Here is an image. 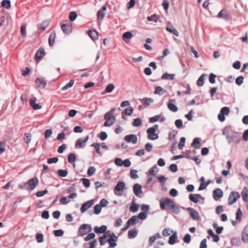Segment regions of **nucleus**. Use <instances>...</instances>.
<instances>
[{
  "mask_svg": "<svg viewBox=\"0 0 248 248\" xmlns=\"http://www.w3.org/2000/svg\"><path fill=\"white\" fill-rule=\"evenodd\" d=\"M159 204L162 210H164L167 206L169 210L175 214H178L180 212L179 207L174 202L168 198H162L159 201Z\"/></svg>",
  "mask_w": 248,
  "mask_h": 248,
  "instance_id": "f257e3e1",
  "label": "nucleus"
},
{
  "mask_svg": "<svg viewBox=\"0 0 248 248\" xmlns=\"http://www.w3.org/2000/svg\"><path fill=\"white\" fill-rule=\"evenodd\" d=\"M115 110L116 109L115 108H113L105 114L104 119L106 120V122L104 124V126H110L115 122L116 118L113 115Z\"/></svg>",
  "mask_w": 248,
  "mask_h": 248,
  "instance_id": "f03ea898",
  "label": "nucleus"
},
{
  "mask_svg": "<svg viewBox=\"0 0 248 248\" xmlns=\"http://www.w3.org/2000/svg\"><path fill=\"white\" fill-rule=\"evenodd\" d=\"M158 128V125L155 124L153 127L149 128L147 130L148 134V138L151 140H155L158 139V136L155 133L156 129Z\"/></svg>",
  "mask_w": 248,
  "mask_h": 248,
  "instance_id": "7ed1b4c3",
  "label": "nucleus"
},
{
  "mask_svg": "<svg viewBox=\"0 0 248 248\" xmlns=\"http://www.w3.org/2000/svg\"><path fill=\"white\" fill-rule=\"evenodd\" d=\"M240 197V194L237 192L232 191L231 192L228 198V204L232 205L235 203Z\"/></svg>",
  "mask_w": 248,
  "mask_h": 248,
  "instance_id": "20e7f679",
  "label": "nucleus"
},
{
  "mask_svg": "<svg viewBox=\"0 0 248 248\" xmlns=\"http://www.w3.org/2000/svg\"><path fill=\"white\" fill-rule=\"evenodd\" d=\"M38 179L36 177H34L28 181L27 183H24L25 185H27V189L29 190H32L38 184Z\"/></svg>",
  "mask_w": 248,
  "mask_h": 248,
  "instance_id": "39448f33",
  "label": "nucleus"
},
{
  "mask_svg": "<svg viewBox=\"0 0 248 248\" xmlns=\"http://www.w3.org/2000/svg\"><path fill=\"white\" fill-rule=\"evenodd\" d=\"M107 232L108 238L109 237L107 241L109 244L110 247H115L117 245L116 242L117 241L118 239L117 237L114 233L110 234L109 231H108Z\"/></svg>",
  "mask_w": 248,
  "mask_h": 248,
  "instance_id": "423d86ee",
  "label": "nucleus"
},
{
  "mask_svg": "<svg viewBox=\"0 0 248 248\" xmlns=\"http://www.w3.org/2000/svg\"><path fill=\"white\" fill-rule=\"evenodd\" d=\"M91 231V226L88 224H85L82 225L80 227L79 229V233L80 235L83 236L90 232Z\"/></svg>",
  "mask_w": 248,
  "mask_h": 248,
  "instance_id": "0eeeda50",
  "label": "nucleus"
},
{
  "mask_svg": "<svg viewBox=\"0 0 248 248\" xmlns=\"http://www.w3.org/2000/svg\"><path fill=\"white\" fill-rule=\"evenodd\" d=\"M61 28L65 34H69L71 32L72 27L71 23L68 21H66L65 23L61 24Z\"/></svg>",
  "mask_w": 248,
  "mask_h": 248,
  "instance_id": "6e6552de",
  "label": "nucleus"
},
{
  "mask_svg": "<svg viewBox=\"0 0 248 248\" xmlns=\"http://www.w3.org/2000/svg\"><path fill=\"white\" fill-rule=\"evenodd\" d=\"M45 56V50L42 48H40L35 56V60L36 62H38L40 61Z\"/></svg>",
  "mask_w": 248,
  "mask_h": 248,
  "instance_id": "1a4fd4ad",
  "label": "nucleus"
},
{
  "mask_svg": "<svg viewBox=\"0 0 248 248\" xmlns=\"http://www.w3.org/2000/svg\"><path fill=\"white\" fill-rule=\"evenodd\" d=\"M94 203L93 200H92L84 202L80 208L81 213L85 212L87 210L90 208Z\"/></svg>",
  "mask_w": 248,
  "mask_h": 248,
  "instance_id": "9d476101",
  "label": "nucleus"
},
{
  "mask_svg": "<svg viewBox=\"0 0 248 248\" xmlns=\"http://www.w3.org/2000/svg\"><path fill=\"white\" fill-rule=\"evenodd\" d=\"M89 139V136H87L84 139H78L76 144V147L81 148L84 147Z\"/></svg>",
  "mask_w": 248,
  "mask_h": 248,
  "instance_id": "9b49d317",
  "label": "nucleus"
},
{
  "mask_svg": "<svg viewBox=\"0 0 248 248\" xmlns=\"http://www.w3.org/2000/svg\"><path fill=\"white\" fill-rule=\"evenodd\" d=\"M124 140L127 142H131L133 144H136L137 142V137L135 135L130 134L125 136Z\"/></svg>",
  "mask_w": 248,
  "mask_h": 248,
  "instance_id": "f8f14e48",
  "label": "nucleus"
},
{
  "mask_svg": "<svg viewBox=\"0 0 248 248\" xmlns=\"http://www.w3.org/2000/svg\"><path fill=\"white\" fill-rule=\"evenodd\" d=\"M187 210L193 219L198 220L199 219V214L196 210L191 208H188Z\"/></svg>",
  "mask_w": 248,
  "mask_h": 248,
  "instance_id": "ddd939ff",
  "label": "nucleus"
},
{
  "mask_svg": "<svg viewBox=\"0 0 248 248\" xmlns=\"http://www.w3.org/2000/svg\"><path fill=\"white\" fill-rule=\"evenodd\" d=\"M223 193L222 190L220 188H217L213 191V197L216 201L223 197Z\"/></svg>",
  "mask_w": 248,
  "mask_h": 248,
  "instance_id": "4468645a",
  "label": "nucleus"
},
{
  "mask_svg": "<svg viewBox=\"0 0 248 248\" xmlns=\"http://www.w3.org/2000/svg\"><path fill=\"white\" fill-rule=\"evenodd\" d=\"M189 199L190 201L193 202L194 203H198L199 201V199H202L203 198L200 194H191L189 196Z\"/></svg>",
  "mask_w": 248,
  "mask_h": 248,
  "instance_id": "2eb2a0df",
  "label": "nucleus"
},
{
  "mask_svg": "<svg viewBox=\"0 0 248 248\" xmlns=\"http://www.w3.org/2000/svg\"><path fill=\"white\" fill-rule=\"evenodd\" d=\"M106 10H107V6L106 5H104L102 7L101 9H100L98 11L97 16V18L99 20H101L104 18V16L105 15V12H106Z\"/></svg>",
  "mask_w": 248,
  "mask_h": 248,
  "instance_id": "dca6fc26",
  "label": "nucleus"
},
{
  "mask_svg": "<svg viewBox=\"0 0 248 248\" xmlns=\"http://www.w3.org/2000/svg\"><path fill=\"white\" fill-rule=\"evenodd\" d=\"M35 83L37 87L39 89H43L45 88L46 83L45 80L41 78H37L35 80Z\"/></svg>",
  "mask_w": 248,
  "mask_h": 248,
  "instance_id": "f3484780",
  "label": "nucleus"
},
{
  "mask_svg": "<svg viewBox=\"0 0 248 248\" xmlns=\"http://www.w3.org/2000/svg\"><path fill=\"white\" fill-rule=\"evenodd\" d=\"M166 30L170 32L175 35L176 36H179V34L178 32L171 24H168L167 26Z\"/></svg>",
  "mask_w": 248,
  "mask_h": 248,
  "instance_id": "a211bd4d",
  "label": "nucleus"
},
{
  "mask_svg": "<svg viewBox=\"0 0 248 248\" xmlns=\"http://www.w3.org/2000/svg\"><path fill=\"white\" fill-rule=\"evenodd\" d=\"M142 186L140 185L136 184L133 186V191L134 194L138 196L140 194L142 193Z\"/></svg>",
  "mask_w": 248,
  "mask_h": 248,
  "instance_id": "6ab92c4d",
  "label": "nucleus"
},
{
  "mask_svg": "<svg viewBox=\"0 0 248 248\" xmlns=\"http://www.w3.org/2000/svg\"><path fill=\"white\" fill-rule=\"evenodd\" d=\"M125 186V184L123 182H119L117 183L114 188V192L116 194H117L116 191H120L123 190Z\"/></svg>",
  "mask_w": 248,
  "mask_h": 248,
  "instance_id": "aec40b11",
  "label": "nucleus"
},
{
  "mask_svg": "<svg viewBox=\"0 0 248 248\" xmlns=\"http://www.w3.org/2000/svg\"><path fill=\"white\" fill-rule=\"evenodd\" d=\"M107 229V227L106 226L102 225L100 227L97 226L95 227L94 228V231L96 233H102L106 232Z\"/></svg>",
  "mask_w": 248,
  "mask_h": 248,
  "instance_id": "412c9836",
  "label": "nucleus"
},
{
  "mask_svg": "<svg viewBox=\"0 0 248 248\" xmlns=\"http://www.w3.org/2000/svg\"><path fill=\"white\" fill-rule=\"evenodd\" d=\"M219 18H222L225 19H227L229 17L228 12L226 10H222L218 14Z\"/></svg>",
  "mask_w": 248,
  "mask_h": 248,
  "instance_id": "4be33fe9",
  "label": "nucleus"
},
{
  "mask_svg": "<svg viewBox=\"0 0 248 248\" xmlns=\"http://www.w3.org/2000/svg\"><path fill=\"white\" fill-rule=\"evenodd\" d=\"M133 37V34L130 31H127L124 33L122 36L123 39L125 43H127V39H131Z\"/></svg>",
  "mask_w": 248,
  "mask_h": 248,
  "instance_id": "5701e85b",
  "label": "nucleus"
},
{
  "mask_svg": "<svg viewBox=\"0 0 248 248\" xmlns=\"http://www.w3.org/2000/svg\"><path fill=\"white\" fill-rule=\"evenodd\" d=\"M88 34L93 40H95L98 38V32L95 30L89 31Z\"/></svg>",
  "mask_w": 248,
  "mask_h": 248,
  "instance_id": "b1692460",
  "label": "nucleus"
},
{
  "mask_svg": "<svg viewBox=\"0 0 248 248\" xmlns=\"http://www.w3.org/2000/svg\"><path fill=\"white\" fill-rule=\"evenodd\" d=\"M201 145L200 139L196 138L193 139V142L191 143V146L193 148L197 149L199 148Z\"/></svg>",
  "mask_w": 248,
  "mask_h": 248,
  "instance_id": "393cba45",
  "label": "nucleus"
},
{
  "mask_svg": "<svg viewBox=\"0 0 248 248\" xmlns=\"http://www.w3.org/2000/svg\"><path fill=\"white\" fill-rule=\"evenodd\" d=\"M36 99H31L30 100V104L31 106L32 107V108L34 110H37L39 109H40L41 108V106L38 104L35 103Z\"/></svg>",
  "mask_w": 248,
  "mask_h": 248,
  "instance_id": "a878e982",
  "label": "nucleus"
},
{
  "mask_svg": "<svg viewBox=\"0 0 248 248\" xmlns=\"http://www.w3.org/2000/svg\"><path fill=\"white\" fill-rule=\"evenodd\" d=\"M243 200L245 202H247L248 200V190L246 187H244L241 193Z\"/></svg>",
  "mask_w": 248,
  "mask_h": 248,
  "instance_id": "bb28decb",
  "label": "nucleus"
},
{
  "mask_svg": "<svg viewBox=\"0 0 248 248\" xmlns=\"http://www.w3.org/2000/svg\"><path fill=\"white\" fill-rule=\"evenodd\" d=\"M55 37H56L55 32L54 31L51 32V33L50 34L49 37V40H48L49 45L50 46H52V45H53Z\"/></svg>",
  "mask_w": 248,
  "mask_h": 248,
  "instance_id": "cd10ccee",
  "label": "nucleus"
},
{
  "mask_svg": "<svg viewBox=\"0 0 248 248\" xmlns=\"http://www.w3.org/2000/svg\"><path fill=\"white\" fill-rule=\"evenodd\" d=\"M139 221V219L137 216H132L127 222L130 225L136 224Z\"/></svg>",
  "mask_w": 248,
  "mask_h": 248,
  "instance_id": "c85d7f7f",
  "label": "nucleus"
},
{
  "mask_svg": "<svg viewBox=\"0 0 248 248\" xmlns=\"http://www.w3.org/2000/svg\"><path fill=\"white\" fill-rule=\"evenodd\" d=\"M138 234L137 231L136 229L129 230L128 232V236L129 238L132 239L135 238Z\"/></svg>",
  "mask_w": 248,
  "mask_h": 248,
  "instance_id": "c756f323",
  "label": "nucleus"
},
{
  "mask_svg": "<svg viewBox=\"0 0 248 248\" xmlns=\"http://www.w3.org/2000/svg\"><path fill=\"white\" fill-rule=\"evenodd\" d=\"M174 74H170L167 73H165L162 76L161 79L173 80L174 79Z\"/></svg>",
  "mask_w": 248,
  "mask_h": 248,
  "instance_id": "7c9ffc66",
  "label": "nucleus"
},
{
  "mask_svg": "<svg viewBox=\"0 0 248 248\" xmlns=\"http://www.w3.org/2000/svg\"><path fill=\"white\" fill-rule=\"evenodd\" d=\"M177 237L176 232H175L170 237L169 243L170 245H173L175 243Z\"/></svg>",
  "mask_w": 248,
  "mask_h": 248,
  "instance_id": "2f4dec72",
  "label": "nucleus"
},
{
  "mask_svg": "<svg viewBox=\"0 0 248 248\" xmlns=\"http://www.w3.org/2000/svg\"><path fill=\"white\" fill-rule=\"evenodd\" d=\"M158 171V168L156 166L153 167L149 171V174L150 175L155 176Z\"/></svg>",
  "mask_w": 248,
  "mask_h": 248,
  "instance_id": "473e14b6",
  "label": "nucleus"
},
{
  "mask_svg": "<svg viewBox=\"0 0 248 248\" xmlns=\"http://www.w3.org/2000/svg\"><path fill=\"white\" fill-rule=\"evenodd\" d=\"M76 160V156L74 154L71 153L69 155L68 157V161L70 163H72Z\"/></svg>",
  "mask_w": 248,
  "mask_h": 248,
  "instance_id": "72a5a7b5",
  "label": "nucleus"
},
{
  "mask_svg": "<svg viewBox=\"0 0 248 248\" xmlns=\"http://www.w3.org/2000/svg\"><path fill=\"white\" fill-rule=\"evenodd\" d=\"M142 124L141 120L140 118H136L134 120L132 125L135 127L140 126Z\"/></svg>",
  "mask_w": 248,
  "mask_h": 248,
  "instance_id": "f704fd0d",
  "label": "nucleus"
},
{
  "mask_svg": "<svg viewBox=\"0 0 248 248\" xmlns=\"http://www.w3.org/2000/svg\"><path fill=\"white\" fill-rule=\"evenodd\" d=\"M1 6L6 9L11 7V3L9 0H3L1 2Z\"/></svg>",
  "mask_w": 248,
  "mask_h": 248,
  "instance_id": "c9c22d12",
  "label": "nucleus"
},
{
  "mask_svg": "<svg viewBox=\"0 0 248 248\" xmlns=\"http://www.w3.org/2000/svg\"><path fill=\"white\" fill-rule=\"evenodd\" d=\"M168 108L170 110L173 112H176L178 110L176 106L170 102L168 104Z\"/></svg>",
  "mask_w": 248,
  "mask_h": 248,
  "instance_id": "e433bc0d",
  "label": "nucleus"
},
{
  "mask_svg": "<svg viewBox=\"0 0 248 248\" xmlns=\"http://www.w3.org/2000/svg\"><path fill=\"white\" fill-rule=\"evenodd\" d=\"M74 82L75 80L74 79H71L68 83H67L64 87H62V90H66L69 88L72 87L74 85Z\"/></svg>",
  "mask_w": 248,
  "mask_h": 248,
  "instance_id": "4c0bfd02",
  "label": "nucleus"
},
{
  "mask_svg": "<svg viewBox=\"0 0 248 248\" xmlns=\"http://www.w3.org/2000/svg\"><path fill=\"white\" fill-rule=\"evenodd\" d=\"M204 75H201L197 81V85L198 86H202L204 84Z\"/></svg>",
  "mask_w": 248,
  "mask_h": 248,
  "instance_id": "58836bf2",
  "label": "nucleus"
},
{
  "mask_svg": "<svg viewBox=\"0 0 248 248\" xmlns=\"http://www.w3.org/2000/svg\"><path fill=\"white\" fill-rule=\"evenodd\" d=\"M186 139L184 137H182L180 139V141L178 144V148L179 149L181 150L185 146Z\"/></svg>",
  "mask_w": 248,
  "mask_h": 248,
  "instance_id": "ea45409f",
  "label": "nucleus"
},
{
  "mask_svg": "<svg viewBox=\"0 0 248 248\" xmlns=\"http://www.w3.org/2000/svg\"><path fill=\"white\" fill-rule=\"evenodd\" d=\"M108 238V232H106L104 234L103 236L99 238V242L101 245H103L105 243V239Z\"/></svg>",
  "mask_w": 248,
  "mask_h": 248,
  "instance_id": "a19ab883",
  "label": "nucleus"
},
{
  "mask_svg": "<svg viewBox=\"0 0 248 248\" xmlns=\"http://www.w3.org/2000/svg\"><path fill=\"white\" fill-rule=\"evenodd\" d=\"M58 174L60 176L64 177L67 175L68 171L66 170H59L58 171Z\"/></svg>",
  "mask_w": 248,
  "mask_h": 248,
  "instance_id": "79ce46f5",
  "label": "nucleus"
},
{
  "mask_svg": "<svg viewBox=\"0 0 248 248\" xmlns=\"http://www.w3.org/2000/svg\"><path fill=\"white\" fill-rule=\"evenodd\" d=\"M20 33L22 37H26L27 36L26 26L25 25H22L21 26L20 29Z\"/></svg>",
  "mask_w": 248,
  "mask_h": 248,
  "instance_id": "37998d69",
  "label": "nucleus"
},
{
  "mask_svg": "<svg viewBox=\"0 0 248 248\" xmlns=\"http://www.w3.org/2000/svg\"><path fill=\"white\" fill-rule=\"evenodd\" d=\"M114 89V85L113 84H109L106 87L105 91L106 93H110L112 92Z\"/></svg>",
  "mask_w": 248,
  "mask_h": 248,
  "instance_id": "c03bdc74",
  "label": "nucleus"
},
{
  "mask_svg": "<svg viewBox=\"0 0 248 248\" xmlns=\"http://www.w3.org/2000/svg\"><path fill=\"white\" fill-rule=\"evenodd\" d=\"M102 206L100 204H96L94 207V212L95 214H98L100 213Z\"/></svg>",
  "mask_w": 248,
  "mask_h": 248,
  "instance_id": "a18cd8bd",
  "label": "nucleus"
},
{
  "mask_svg": "<svg viewBox=\"0 0 248 248\" xmlns=\"http://www.w3.org/2000/svg\"><path fill=\"white\" fill-rule=\"evenodd\" d=\"M139 205L136 203H133L130 206V210L133 212H135L138 211L139 208Z\"/></svg>",
  "mask_w": 248,
  "mask_h": 248,
  "instance_id": "49530a36",
  "label": "nucleus"
},
{
  "mask_svg": "<svg viewBox=\"0 0 248 248\" xmlns=\"http://www.w3.org/2000/svg\"><path fill=\"white\" fill-rule=\"evenodd\" d=\"M137 170H130V177L133 179H137L138 178L137 174Z\"/></svg>",
  "mask_w": 248,
  "mask_h": 248,
  "instance_id": "de8ad7c7",
  "label": "nucleus"
},
{
  "mask_svg": "<svg viewBox=\"0 0 248 248\" xmlns=\"http://www.w3.org/2000/svg\"><path fill=\"white\" fill-rule=\"evenodd\" d=\"M92 146L93 147L95 148L96 152L97 154H98L99 155H101V152L100 151V145L99 143H94L92 144Z\"/></svg>",
  "mask_w": 248,
  "mask_h": 248,
  "instance_id": "09e8293b",
  "label": "nucleus"
},
{
  "mask_svg": "<svg viewBox=\"0 0 248 248\" xmlns=\"http://www.w3.org/2000/svg\"><path fill=\"white\" fill-rule=\"evenodd\" d=\"M82 181L83 185L86 187H89L90 186V182L88 179L87 178H82L81 180Z\"/></svg>",
  "mask_w": 248,
  "mask_h": 248,
  "instance_id": "8fccbe9b",
  "label": "nucleus"
},
{
  "mask_svg": "<svg viewBox=\"0 0 248 248\" xmlns=\"http://www.w3.org/2000/svg\"><path fill=\"white\" fill-rule=\"evenodd\" d=\"M133 112V109L131 107L126 108L123 113L126 115H130Z\"/></svg>",
  "mask_w": 248,
  "mask_h": 248,
  "instance_id": "3c124183",
  "label": "nucleus"
},
{
  "mask_svg": "<svg viewBox=\"0 0 248 248\" xmlns=\"http://www.w3.org/2000/svg\"><path fill=\"white\" fill-rule=\"evenodd\" d=\"M77 14L76 12H72L70 13L69 18V19L71 21H74L76 19V18H77Z\"/></svg>",
  "mask_w": 248,
  "mask_h": 248,
  "instance_id": "603ef678",
  "label": "nucleus"
},
{
  "mask_svg": "<svg viewBox=\"0 0 248 248\" xmlns=\"http://www.w3.org/2000/svg\"><path fill=\"white\" fill-rule=\"evenodd\" d=\"M244 78L242 76H239L236 78L235 83L238 85H240L243 83Z\"/></svg>",
  "mask_w": 248,
  "mask_h": 248,
  "instance_id": "864d4df0",
  "label": "nucleus"
},
{
  "mask_svg": "<svg viewBox=\"0 0 248 248\" xmlns=\"http://www.w3.org/2000/svg\"><path fill=\"white\" fill-rule=\"evenodd\" d=\"M230 112V109L229 108L225 107L221 109L220 113L224 115H228Z\"/></svg>",
  "mask_w": 248,
  "mask_h": 248,
  "instance_id": "5fc2aeb1",
  "label": "nucleus"
},
{
  "mask_svg": "<svg viewBox=\"0 0 248 248\" xmlns=\"http://www.w3.org/2000/svg\"><path fill=\"white\" fill-rule=\"evenodd\" d=\"M242 216V212L240 208H239L236 213V219L240 221L241 217Z\"/></svg>",
  "mask_w": 248,
  "mask_h": 248,
  "instance_id": "6e6d98bb",
  "label": "nucleus"
},
{
  "mask_svg": "<svg viewBox=\"0 0 248 248\" xmlns=\"http://www.w3.org/2000/svg\"><path fill=\"white\" fill-rule=\"evenodd\" d=\"M147 19L149 21H153L155 22H156L158 19V16L155 14L153 15H152L150 16H148Z\"/></svg>",
  "mask_w": 248,
  "mask_h": 248,
  "instance_id": "4d7b16f0",
  "label": "nucleus"
},
{
  "mask_svg": "<svg viewBox=\"0 0 248 248\" xmlns=\"http://www.w3.org/2000/svg\"><path fill=\"white\" fill-rule=\"evenodd\" d=\"M95 171V169L93 167H90L88 170L87 174L88 176H91L94 173Z\"/></svg>",
  "mask_w": 248,
  "mask_h": 248,
  "instance_id": "13d9d810",
  "label": "nucleus"
},
{
  "mask_svg": "<svg viewBox=\"0 0 248 248\" xmlns=\"http://www.w3.org/2000/svg\"><path fill=\"white\" fill-rule=\"evenodd\" d=\"M163 89L160 86H157L155 88L154 93L159 95L162 94Z\"/></svg>",
  "mask_w": 248,
  "mask_h": 248,
  "instance_id": "bf43d9fd",
  "label": "nucleus"
},
{
  "mask_svg": "<svg viewBox=\"0 0 248 248\" xmlns=\"http://www.w3.org/2000/svg\"><path fill=\"white\" fill-rule=\"evenodd\" d=\"M95 236V235L94 233H90L86 237L84 238V240L86 241H89L91 239H93Z\"/></svg>",
  "mask_w": 248,
  "mask_h": 248,
  "instance_id": "052dcab7",
  "label": "nucleus"
},
{
  "mask_svg": "<svg viewBox=\"0 0 248 248\" xmlns=\"http://www.w3.org/2000/svg\"><path fill=\"white\" fill-rule=\"evenodd\" d=\"M31 134L27 133L25 134L24 139L26 143H28L30 142L31 140Z\"/></svg>",
  "mask_w": 248,
  "mask_h": 248,
  "instance_id": "680f3d73",
  "label": "nucleus"
},
{
  "mask_svg": "<svg viewBox=\"0 0 248 248\" xmlns=\"http://www.w3.org/2000/svg\"><path fill=\"white\" fill-rule=\"evenodd\" d=\"M169 169H170V170L173 172H175L178 170L177 165L174 164H171L169 167Z\"/></svg>",
  "mask_w": 248,
  "mask_h": 248,
  "instance_id": "e2e57ef3",
  "label": "nucleus"
},
{
  "mask_svg": "<svg viewBox=\"0 0 248 248\" xmlns=\"http://www.w3.org/2000/svg\"><path fill=\"white\" fill-rule=\"evenodd\" d=\"M64 232L62 230H57L54 231V235L56 236H62L63 235Z\"/></svg>",
  "mask_w": 248,
  "mask_h": 248,
  "instance_id": "0e129e2a",
  "label": "nucleus"
},
{
  "mask_svg": "<svg viewBox=\"0 0 248 248\" xmlns=\"http://www.w3.org/2000/svg\"><path fill=\"white\" fill-rule=\"evenodd\" d=\"M46 23L45 21L43 22L38 26L39 30L41 31H44L46 30Z\"/></svg>",
  "mask_w": 248,
  "mask_h": 248,
  "instance_id": "69168bd1",
  "label": "nucleus"
},
{
  "mask_svg": "<svg viewBox=\"0 0 248 248\" xmlns=\"http://www.w3.org/2000/svg\"><path fill=\"white\" fill-rule=\"evenodd\" d=\"M175 124L177 128H181L183 126L182 121L180 119L176 120L175 122Z\"/></svg>",
  "mask_w": 248,
  "mask_h": 248,
  "instance_id": "338daca9",
  "label": "nucleus"
},
{
  "mask_svg": "<svg viewBox=\"0 0 248 248\" xmlns=\"http://www.w3.org/2000/svg\"><path fill=\"white\" fill-rule=\"evenodd\" d=\"M242 240L243 242L247 243L248 242V233L247 232H243L242 235Z\"/></svg>",
  "mask_w": 248,
  "mask_h": 248,
  "instance_id": "774afa93",
  "label": "nucleus"
}]
</instances>
